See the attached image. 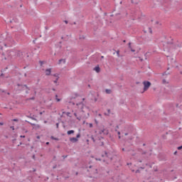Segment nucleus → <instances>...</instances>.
I'll list each match as a JSON object with an SVG mask.
<instances>
[{
    "label": "nucleus",
    "instance_id": "obj_1",
    "mask_svg": "<svg viewBox=\"0 0 182 182\" xmlns=\"http://www.w3.org/2000/svg\"><path fill=\"white\" fill-rule=\"evenodd\" d=\"M143 85H144V92H146V90H149V87L151 86V82H150L149 81H144Z\"/></svg>",
    "mask_w": 182,
    "mask_h": 182
},
{
    "label": "nucleus",
    "instance_id": "obj_2",
    "mask_svg": "<svg viewBox=\"0 0 182 182\" xmlns=\"http://www.w3.org/2000/svg\"><path fill=\"white\" fill-rule=\"evenodd\" d=\"M17 86L19 87L18 90H24V89H27L28 90H30L29 87L26 85L18 84Z\"/></svg>",
    "mask_w": 182,
    "mask_h": 182
},
{
    "label": "nucleus",
    "instance_id": "obj_3",
    "mask_svg": "<svg viewBox=\"0 0 182 182\" xmlns=\"http://www.w3.org/2000/svg\"><path fill=\"white\" fill-rule=\"evenodd\" d=\"M100 134H109V131L105 128H102L100 131Z\"/></svg>",
    "mask_w": 182,
    "mask_h": 182
},
{
    "label": "nucleus",
    "instance_id": "obj_4",
    "mask_svg": "<svg viewBox=\"0 0 182 182\" xmlns=\"http://www.w3.org/2000/svg\"><path fill=\"white\" fill-rule=\"evenodd\" d=\"M102 157H107L108 159H110L111 161L113 160V158L110 156V154L107 153V151H105V154L102 155Z\"/></svg>",
    "mask_w": 182,
    "mask_h": 182
},
{
    "label": "nucleus",
    "instance_id": "obj_5",
    "mask_svg": "<svg viewBox=\"0 0 182 182\" xmlns=\"http://www.w3.org/2000/svg\"><path fill=\"white\" fill-rule=\"evenodd\" d=\"M70 141H71V143H77L78 139L77 138L71 137L70 138Z\"/></svg>",
    "mask_w": 182,
    "mask_h": 182
},
{
    "label": "nucleus",
    "instance_id": "obj_6",
    "mask_svg": "<svg viewBox=\"0 0 182 182\" xmlns=\"http://www.w3.org/2000/svg\"><path fill=\"white\" fill-rule=\"evenodd\" d=\"M50 73H52V69L49 68V69L46 70V76H49L50 75Z\"/></svg>",
    "mask_w": 182,
    "mask_h": 182
},
{
    "label": "nucleus",
    "instance_id": "obj_7",
    "mask_svg": "<svg viewBox=\"0 0 182 182\" xmlns=\"http://www.w3.org/2000/svg\"><path fill=\"white\" fill-rule=\"evenodd\" d=\"M94 70H95V72H97V73H99L100 72V67L97 66L94 68Z\"/></svg>",
    "mask_w": 182,
    "mask_h": 182
},
{
    "label": "nucleus",
    "instance_id": "obj_8",
    "mask_svg": "<svg viewBox=\"0 0 182 182\" xmlns=\"http://www.w3.org/2000/svg\"><path fill=\"white\" fill-rule=\"evenodd\" d=\"M112 113V111L110 110V109H107V112L105 113V116H110V114Z\"/></svg>",
    "mask_w": 182,
    "mask_h": 182
},
{
    "label": "nucleus",
    "instance_id": "obj_9",
    "mask_svg": "<svg viewBox=\"0 0 182 182\" xmlns=\"http://www.w3.org/2000/svg\"><path fill=\"white\" fill-rule=\"evenodd\" d=\"M73 133H75L74 130H70L67 132V134L70 135V134H73Z\"/></svg>",
    "mask_w": 182,
    "mask_h": 182
},
{
    "label": "nucleus",
    "instance_id": "obj_10",
    "mask_svg": "<svg viewBox=\"0 0 182 182\" xmlns=\"http://www.w3.org/2000/svg\"><path fill=\"white\" fill-rule=\"evenodd\" d=\"M62 62H63V63H66V60H65V59L59 60V61H58L59 65H60V63H62Z\"/></svg>",
    "mask_w": 182,
    "mask_h": 182
},
{
    "label": "nucleus",
    "instance_id": "obj_11",
    "mask_svg": "<svg viewBox=\"0 0 182 182\" xmlns=\"http://www.w3.org/2000/svg\"><path fill=\"white\" fill-rule=\"evenodd\" d=\"M74 116L77 118V120H80L82 117H77V114L76 112L74 113Z\"/></svg>",
    "mask_w": 182,
    "mask_h": 182
},
{
    "label": "nucleus",
    "instance_id": "obj_12",
    "mask_svg": "<svg viewBox=\"0 0 182 182\" xmlns=\"http://www.w3.org/2000/svg\"><path fill=\"white\" fill-rule=\"evenodd\" d=\"M105 92L107 95H110V93H112V90L107 89L105 90Z\"/></svg>",
    "mask_w": 182,
    "mask_h": 182
},
{
    "label": "nucleus",
    "instance_id": "obj_13",
    "mask_svg": "<svg viewBox=\"0 0 182 182\" xmlns=\"http://www.w3.org/2000/svg\"><path fill=\"white\" fill-rule=\"evenodd\" d=\"M162 83H163V85H167V84H168V82L167 80H166V79H164L162 80Z\"/></svg>",
    "mask_w": 182,
    "mask_h": 182
},
{
    "label": "nucleus",
    "instance_id": "obj_14",
    "mask_svg": "<svg viewBox=\"0 0 182 182\" xmlns=\"http://www.w3.org/2000/svg\"><path fill=\"white\" fill-rule=\"evenodd\" d=\"M178 48H181V44H176V45L174 46V48H175V49H177Z\"/></svg>",
    "mask_w": 182,
    "mask_h": 182
},
{
    "label": "nucleus",
    "instance_id": "obj_15",
    "mask_svg": "<svg viewBox=\"0 0 182 182\" xmlns=\"http://www.w3.org/2000/svg\"><path fill=\"white\" fill-rule=\"evenodd\" d=\"M55 100L57 102H60V99L58 98V95H55Z\"/></svg>",
    "mask_w": 182,
    "mask_h": 182
},
{
    "label": "nucleus",
    "instance_id": "obj_16",
    "mask_svg": "<svg viewBox=\"0 0 182 182\" xmlns=\"http://www.w3.org/2000/svg\"><path fill=\"white\" fill-rule=\"evenodd\" d=\"M167 75H170V73L166 71L164 74H163V76H166Z\"/></svg>",
    "mask_w": 182,
    "mask_h": 182
},
{
    "label": "nucleus",
    "instance_id": "obj_17",
    "mask_svg": "<svg viewBox=\"0 0 182 182\" xmlns=\"http://www.w3.org/2000/svg\"><path fill=\"white\" fill-rule=\"evenodd\" d=\"M58 80H59V77H57L54 80V83H58Z\"/></svg>",
    "mask_w": 182,
    "mask_h": 182
},
{
    "label": "nucleus",
    "instance_id": "obj_18",
    "mask_svg": "<svg viewBox=\"0 0 182 182\" xmlns=\"http://www.w3.org/2000/svg\"><path fill=\"white\" fill-rule=\"evenodd\" d=\"M77 106H83V103L79 102L76 104Z\"/></svg>",
    "mask_w": 182,
    "mask_h": 182
},
{
    "label": "nucleus",
    "instance_id": "obj_19",
    "mask_svg": "<svg viewBox=\"0 0 182 182\" xmlns=\"http://www.w3.org/2000/svg\"><path fill=\"white\" fill-rule=\"evenodd\" d=\"M117 55L118 58H120V51L119 50L117 51Z\"/></svg>",
    "mask_w": 182,
    "mask_h": 182
},
{
    "label": "nucleus",
    "instance_id": "obj_20",
    "mask_svg": "<svg viewBox=\"0 0 182 182\" xmlns=\"http://www.w3.org/2000/svg\"><path fill=\"white\" fill-rule=\"evenodd\" d=\"M91 139L92 140V141L95 143V141H96L95 140V137H93V136H91Z\"/></svg>",
    "mask_w": 182,
    "mask_h": 182
},
{
    "label": "nucleus",
    "instance_id": "obj_21",
    "mask_svg": "<svg viewBox=\"0 0 182 182\" xmlns=\"http://www.w3.org/2000/svg\"><path fill=\"white\" fill-rule=\"evenodd\" d=\"M80 134H78L77 136H76V139H80Z\"/></svg>",
    "mask_w": 182,
    "mask_h": 182
},
{
    "label": "nucleus",
    "instance_id": "obj_22",
    "mask_svg": "<svg viewBox=\"0 0 182 182\" xmlns=\"http://www.w3.org/2000/svg\"><path fill=\"white\" fill-rule=\"evenodd\" d=\"M4 76H5V74H4V73H1V74L0 75V77H4Z\"/></svg>",
    "mask_w": 182,
    "mask_h": 182
},
{
    "label": "nucleus",
    "instance_id": "obj_23",
    "mask_svg": "<svg viewBox=\"0 0 182 182\" xmlns=\"http://www.w3.org/2000/svg\"><path fill=\"white\" fill-rule=\"evenodd\" d=\"M136 173H140V169H137L136 171H135Z\"/></svg>",
    "mask_w": 182,
    "mask_h": 182
},
{
    "label": "nucleus",
    "instance_id": "obj_24",
    "mask_svg": "<svg viewBox=\"0 0 182 182\" xmlns=\"http://www.w3.org/2000/svg\"><path fill=\"white\" fill-rule=\"evenodd\" d=\"M66 157H68V155H63V159H66Z\"/></svg>",
    "mask_w": 182,
    "mask_h": 182
},
{
    "label": "nucleus",
    "instance_id": "obj_25",
    "mask_svg": "<svg viewBox=\"0 0 182 182\" xmlns=\"http://www.w3.org/2000/svg\"><path fill=\"white\" fill-rule=\"evenodd\" d=\"M53 76H54L55 77H59V76H58L57 74H54Z\"/></svg>",
    "mask_w": 182,
    "mask_h": 182
},
{
    "label": "nucleus",
    "instance_id": "obj_26",
    "mask_svg": "<svg viewBox=\"0 0 182 182\" xmlns=\"http://www.w3.org/2000/svg\"><path fill=\"white\" fill-rule=\"evenodd\" d=\"M182 146L178 147V150H181Z\"/></svg>",
    "mask_w": 182,
    "mask_h": 182
},
{
    "label": "nucleus",
    "instance_id": "obj_27",
    "mask_svg": "<svg viewBox=\"0 0 182 182\" xmlns=\"http://www.w3.org/2000/svg\"><path fill=\"white\" fill-rule=\"evenodd\" d=\"M13 122H18V119H13Z\"/></svg>",
    "mask_w": 182,
    "mask_h": 182
},
{
    "label": "nucleus",
    "instance_id": "obj_28",
    "mask_svg": "<svg viewBox=\"0 0 182 182\" xmlns=\"http://www.w3.org/2000/svg\"><path fill=\"white\" fill-rule=\"evenodd\" d=\"M131 52H136V50L131 48Z\"/></svg>",
    "mask_w": 182,
    "mask_h": 182
},
{
    "label": "nucleus",
    "instance_id": "obj_29",
    "mask_svg": "<svg viewBox=\"0 0 182 182\" xmlns=\"http://www.w3.org/2000/svg\"><path fill=\"white\" fill-rule=\"evenodd\" d=\"M56 127H57V129H59V123L56 124Z\"/></svg>",
    "mask_w": 182,
    "mask_h": 182
},
{
    "label": "nucleus",
    "instance_id": "obj_30",
    "mask_svg": "<svg viewBox=\"0 0 182 182\" xmlns=\"http://www.w3.org/2000/svg\"><path fill=\"white\" fill-rule=\"evenodd\" d=\"M100 146H105V143L101 142V144H100Z\"/></svg>",
    "mask_w": 182,
    "mask_h": 182
},
{
    "label": "nucleus",
    "instance_id": "obj_31",
    "mask_svg": "<svg viewBox=\"0 0 182 182\" xmlns=\"http://www.w3.org/2000/svg\"><path fill=\"white\" fill-rule=\"evenodd\" d=\"M82 112H83V113H85V110H83V109H85V107H82Z\"/></svg>",
    "mask_w": 182,
    "mask_h": 182
},
{
    "label": "nucleus",
    "instance_id": "obj_32",
    "mask_svg": "<svg viewBox=\"0 0 182 182\" xmlns=\"http://www.w3.org/2000/svg\"><path fill=\"white\" fill-rule=\"evenodd\" d=\"M90 127H93V124H90Z\"/></svg>",
    "mask_w": 182,
    "mask_h": 182
},
{
    "label": "nucleus",
    "instance_id": "obj_33",
    "mask_svg": "<svg viewBox=\"0 0 182 182\" xmlns=\"http://www.w3.org/2000/svg\"><path fill=\"white\" fill-rule=\"evenodd\" d=\"M149 29L150 33H152L151 28H149Z\"/></svg>",
    "mask_w": 182,
    "mask_h": 182
},
{
    "label": "nucleus",
    "instance_id": "obj_34",
    "mask_svg": "<svg viewBox=\"0 0 182 182\" xmlns=\"http://www.w3.org/2000/svg\"><path fill=\"white\" fill-rule=\"evenodd\" d=\"M0 126H4L3 122H0Z\"/></svg>",
    "mask_w": 182,
    "mask_h": 182
},
{
    "label": "nucleus",
    "instance_id": "obj_35",
    "mask_svg": "<svg viewBox=\"0 0 182 182\" xmlns=\"http://www.w3.org/2000/svg\"><path fill=\"white\" fill-rule=\"evenodd\" d=\"M11 129H12V130H15V128L14 127H11Z\"/></svg>",
    "mask_w": 182,
    "mask_h": 182
},
{
    "label": "nucleus",
    "instance_id": "obj_36",
    "mask_svg": "<svg viewBox=\"0 0 182 182\" xmlns=\"http://www.w3.org/2000/svg\"><path fill=\"white\" fill-rule=\"evenodd\" d=\"M20 137H23V139H25V136L24 135H21V136H20Z\"/></svg>",
    "mask_w": 182,
    "mask_h": 182
},
{
    "label": "nucleus",
    "instance_id": "obj_37",
    "mask_svg": "<svg viewBox=\"0 0 182 182\" xmlns=\"http://www.w3.org/2000/svg\"><path fill=\"white\" fill-rule=\"evenodd\" d=\"M139 168H141V170H144V167H140Z\"/></svg>",
    "mask_w": 182,
    "mask_h": 182
},
{
    "label": "nucleus",
    "instance_id": "obj_38",
    "mask_svg": "<svg viewBox=\"0 0 182 182\" xmlns=\"http://www.w3.org/2000/svg\"><path fill=\"white\" fill-rule=\"evenodd\" d=\"M31 100H35V97L30 98Z\"/></svg>",
    "mask_w": 182,
    "mask_h": 182
},
{
    "label": "nucleus",
    "instance_id": "obj_39",
    "mask_svg": "<svg viewBox=\"0 0 182 182\" xmlns=\"http://www.w3.org/2000/svg\"><path fill=\"white\" fill-rule=\"evenodd\" d=\"M117 134L119 135V136H120V132H117Z\"/></svg>",
    "mask_w": 182,
    "mask_h": 182
},
{
    "label": "nucleus",
    "instance_id": "obj_40",
    "mask_svg": "<svg viewBox=\"0 0 182 182\" xmlns=\"http://www.w3.org/2000/svg\"><path fill=\"white\" fill-rule=\"evenodd\" d=\"M146 153H147V152L144 151V152L142 153V154H146Z\"/></svg>",
    "mask_w": 182,
    "mask_h": 182
},
{
    "label": "nucleus",
    "instance_id": "obj_41",
    "mask_svg": "<svg viewBox=\"0 0 182 182\" xmlns=\"http://www.w3.org/2000/svg\"><path fill=\"white\" fill-rule=\"evenodd\" d=\"M70 114V112L67 113V116H69Z\"/></svg>",
    "mask_w": 182,
    "mask_h": 182
},
{
    "label": "nucleus",
    "instance_id": "obj_42",
    "mask_svg": "<svg viewBox=\"0 0 182 182\" xmlns=\"http://www.w3.org/2000/svg\"><path fill=\"white\" fill-rule=\"evenodd\" d=\"M128 135H129L128 133H125V134H124V136H128Z\"/></svg>",
    "mask_w": 182,
    "mask_h": 182
},
{
    "label": "nucleus",
    "instance_id": "obj_43",
    "mask_svg": "<svg viewBox=\"0 0 182 182\" xmlns=\"http://www.w3.org/2000/svg\"><path fill=\"white\" fill-rule=\"evenodd\" d=\"M132 46V43H129V47Z\"/></svg>",
    "mask_w": 182,
    "mask_h": 182
},
{
    "label": "nucleus",
    "instance_id": "obj_44",
    "mask_svg": "<svg viewBox=\"0 0 182 182\" xmlns=\"http://www.w3.org/2000/svg\"><path fill=\"white\" fill-rule=\"evenodd\" d=\"M104 58H105V56L102 55L101 59H104Z\"/></svg>",
    "mask_w": 182,
    "mask_h": 182
},
{
    "label": "nucleus",
    "instance_id": "obj_45",
    "mask_svg": "<svg viewBox=\"0 0 182 182\" xmlns=\"http://www.w3.org/2000/svg\"><path fill=\"white\" fill-rule=\"evenodd\" d=\"M129 140H133V137L131 136V137L129 138Z\"/></svg>",
    "mask_w": 182,
    "mask_h": 182
},
{
    "label": "nucleus",
    "instance_id": "obj_46",
    "mask_svg": "<svg viewBox=\"0 0 182 182\" xmlns=\"http://www.w3.org/2000/svg\"><path fill=\"white\" fill-rule=\"evenodd\" d=\"M118 139H122V136H120V135H119Z\"/></svg>",
    "mask_w": 182,
    "mask_h": 182
},
{
    "label": "nucleus",
    "instance_id": "obj_47",
    "mask_svg": "<svg viewBox=\"0 0 182 182\" xmlns=\"http://www.w3.org/2000/svg\"><path fill=\"white\" fill-rule=\"evenodd\" d=\"M65 23H68V21H65Z\"/></svg>",
    "mask_w": 182,
    "mask_h": 182
},
{
    "label": "nucleus",
    "instance_id": "obj_48",
    "mask_svg": "<svg viewBox=\"0 0 182 182\" xmlns=\"http://www.w3.org/2000/svg\"><path fill=\"white\" fill-rule=\"evenodd\" d=\"M26 93L28 95V93H29V91H26Z\"/></svg>",
    "mask_w": 182,
    "mask_h": 182
},
{
    "label": "nucleus",
    "instance_id": "obj_49",
    "mask_svg": "<svg viewBox=\"0 0 182 182\" xmlns=\"http://www.w3.org/2000/svg\"><path fill=\"white\" fill-rule=\"evenodd\" d=\"M31 126H35V124H32V123H31Z\"/></svg>",
    "mask_w": 182,
    "mask_h": 182
},
{
    "label": "nucleus",
    "instance_id": "obj_50",
    "mask_svg": "<svg viewBox=\"0 0 182 182\" xmlns=\"http://www.w3.org/2000/svg\"><path fill=\"white\" fill-rule=\"evenodd\" d=\"M95 102H97V98L95 99Z\"/></svg>",
    "mask_w": 182,
    "mask_h": 182
},
{
    "label": "nucleus",
    "instance_id": "obj_51",
    "mask_svg": "<svg viewBox=\"0 0 182 182\" xmlns=\"http://www.w3.org/2000/svg\"><path fill=\"white\" fill-rule=\"evenodd\" d=\"M4 60H6V57H4Z\"/></svg>",
    "mask_w": 182,
    "mask_h": 182
},
{
    "label": "nucleus",
    "instance_id": "obj_52",
    "mask_svg": "<svg viewBox=\"0 0 182 182\" xmlns=\"http://www.w3.org/2000/svg\"><path fill=\"white\" fill-rule=\"evenodd\" d=\"M170 45H172L173 44V43L172 42H170V43H168Z\"/></svg>",
    "mask_w": 182,
    "mask_h": 182
},
{
    "label": "nucleus",
    "instance_id": "obj_53",
    "mask_svg": "<svg viewBox=\"0 0 182 182\" xmlns=\"http://www.w3.org/2000/svg\"><path fill=\"white\" fill-rule=\"evenodd\" d=\"M37 139H41V137L39 136H37Z\"/></svg>",
    "mask_w": 182,
    "mask_h": 182
},
{
    "label": "nucleus",
    "instance_id": "obj_54",
    "mask_svg": "<svg viewBox=\"0 0 182 182\" xmlns=\"http://www.w3.org/2000/svg\"><path fill=\"white\" fill-rule=\"evenodd\" d=\"M129 49H132V46H129Z\"/></svg>",
    "mask_w": 182,
    "mask_h": 182
},
{
    "label": "nucleus",
    "instance_id": "obj_55",
    "mask_svg": "<svg viewBox=\"0 0 182 182\" xmlns=\"http://www.w3.org/2000/svg\"><path fill=\"white\" fill-rule=\"evenodd\" d=\"M72 105H73V106H75V102H72Z\"/></svg>",
    "mask_w": 182,
    "mask_h": 182
},
{
    "label": "nucleus",
    "instance_id": "obj_56",
    "mask_svg": "<svg viewBox=\"0 0 182 182\" xmlns=\"http://www.w3.org/2000/svg\"><path fill=\"white\" fill-rule=\"evenodd\" d=\"M141 62H143V59L140 58Z\"/></svg>",
    "mask_w": 182,
    "mask_h": 182
},
{
    "label": "nucleus",
    "instance_id": "obj_57",
    "mask_svg": "<svg viewBox=\"0 0 182 182\" xmlns=\"http://www.w3.org/2000/svg\"><path fill=\"white\" fill-rule=\"evenodd\" d=\"M174 154H177V151H175V152H174Z\"/></svg>",
    "mask_w": 182,
    "mask_h": 182
},
{
    "label": "nucleus",
    "instance_id": "obj_58",
    "mask_svg": "<svg viewBox=\"0 0 182 182\" xmlns=\"http://www.w3.org/2000/svg\"><path fill=\"white\" fill-rule=\"evenodd\" d=\"M122 151H124V148H122Z\"/></svg>",
    "mask_w": 182,
    "mask_h": 182
},
{
    "label": "nucleus",
    "instance_id": "obj_59",
    "mask_svg": "<svg viewBox=\"0 0 182 182\" xmlns=\"http://www.w3.org/2000/svg\"><path fill=\"white\" fill-rule=\"evenodd\" d=\"M33 159H35V155L33 156Z\"/></svg>",
    "mask_w": 182,
    "mask_h": 182
},
{
    "label": "nucleus",
    "instance_id": "obj_60",
    "mask_svg": "<svg viewBox=\"0 0 182 182\" xmlns=\"http://www.w3.org/2000/svg\"><path fill=\"white\" fill-rule=\"evenodd\" d=\"M46 144H47V145H48V144H49V142H46Z\"/></svg>",
    "mask_w": 182,
    "mask_h": 182
},
{
    "label": "nucleus",
    "instance_id": "obj_61",
    "mask_svg": "<svg viewBox=\"0 0 182 182\" xmlns=\"http://www.w3.org/2000/svg\"><path fill=\"white\" fill-rule=\"evenodd\" d=\"M2 93H5V91H2Z\"/></svg>",
    "mask_w": 182,
    "mask_h": 182
},
{
    "label": "nucleus",
    "instance_id": "obj_62",
    "mask_svg": "<svg viewBox=\"0 0 182 182\" xmlns=\"http://www.w3.org/2000/svg\"><path fill=\"white\" fill-rule=\"evenodd\" d=\"M117 129H119V126H117Z\"/></svg>",
    "mask_w": 182,
    "mask_h": 182
},
{
    "label": "nucleus",
    "instance_id": "obj_63",
    "mask_svg": "<svg viewBox=\"0 0 182 182\" xmlns=\"http://www.w3.org/2000/svg\"><path fill=\"white\" fill-rule=\"evenodd\" d=\"M33 171H36V169H33Z\"/></svg>",
    "mask_w": 182,
    "mask_h": 182
},
{
    "label": "nucleus",
    "instance_id": "obj_64",
    "mask_svg": "<svg viewBox=\"0 0 182 182\" xmlns=\"http://www.w3.org/2000/svg\"><path fill=\"white\" fill-rule=\"evenodd\" d=\"M7 95H10V93H9V92H7Z\"/></svg>",
    "mask_w": 182,
    "mask_h": 182
}]
</instances>
